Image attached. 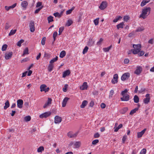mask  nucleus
Returning a JSON list of instances; mask_svg holds the SVG:
<instances>
[{
	"label": "nucleus",
	"mask_w": 154,
	"mask_h": 154,
	"mask_svg": "<svg viewBox=\"0 0 154 154\" xmlns=\"http://www.w3.org/2000/svg\"><path fill=\"white\" fill-rule=\"evenodd\" d=\"M66 53L65 51H62L60 54V58H62L63 57L66 55Z\"/></svg>",
	"instance_id": "nucleus-29"
},
{
	"label": "nucleus",
	"mask_w": 154,
	"mask_h": 154,
	"mask_svg": "<svg viewBox=\"0 0 154 154\" xmlns=\"http://www.w3.org/2000/svg\"><path fill=\"white\" fill-rule=\"evenodd\" d=\"M72 23L73 22L72 20L71 19H69L67 20L66 24V25L68 26H70Z\"/></svg>",
	"instance_id": "nucleus-26"
},
{
	"label": "nucleus",
	"mask_w": 154,
	"mask_h": 154,
	"mask_svg": "<svg viewBox=\"0 0 154 154\" xmlns=\"http://www.w3.org/2000/svg\"><path fill=\"white\" fill-rule=\"evenodd\" d=\"M114 94V91L113 90H111L110 92L109 95V98L111 99L112 98V96Z\"/></svg>",
	"instance_id": "nucleus-39"
},
{
	"label": "nucleus",
	"mask_w": 154,
	"mask_h": 154,
	"mask_svg": "<svg viewBox=\"0 0 154 154\" xmlns=\"http://www.w3.org/2000/svg\"><path fill=\"white\" fill-rule=\"evenodd\" d=\"M99 142V140H98L97 139H96L95 140H94L92 142V144L93 145H96L97 143H98Z\"/></svg>",
	"instance_id": "nucleus-52"
},
{
	"label": "nucleus",
	"mask_w": 154,
	"mask_h": 154,
	"mask_svg": "<svg viewBox=\"0 0 154 154\" xmlns=\"http://www.w3.org/2000/svg\"><path fill=\"white\" fill-rule=\"evenodd\" d=\"M29 27L30 28V31L33 32L35 31L34 23L33 21H31L29 24Z\"/></svg>",
	"instance_id": "nucleus-8"
},
{
	"label": "nucleus",
	"mask_w": 154,
	"mask_h": 154,
	"mask_svg": "<svg viewBox=\"0 0 154 154\" xmlns=\"http://www.w3.org/2000/svg\"><path fill=\"white\" fill-rule=\"evenodd\" d=\"M62 121L61 118L58 116H56L54 117V123L55 124H59Z\"/></svg>",
	"instance_id": "nucleus-11"
},
{
	"label": "nucleus",
	"mask_w": 154,
	"mask_h": 154,
	"mask_svg": "<svg viewBox=\"0 0 154 154\" xmlns=\"http://www.w3.org/2000/svg\"><path fill=\"white\" fill-rule=\"evenodd\" d=\"M146 149H143L141 151L140 154H145L146 152Z\"/></svg>",
	"instance_id": "nucleus-62"
},
{
	"label": "nucleus",
	"mask_w": 154,
	"mask_h": 154,
	"mask_svg": "<svg viewBox=\"0 0 154 154\" xmlns=\"http://www.w3.org/2000/svg\"><path fill=\"white\" fill-rule=\"evenodd\" d=\"M130 76V74L128 72H126L123 74L121 77L122 81H124L128 79Z\"/></svg>",
	"instance_id": "nucleus-3"
},
{
	"label": "nucleus",
	"mask_w": 154,
	"mask_h": 154,
	"mask_svg": "<svg viewBox=\"0 0 154 154\" xmlns=\"http://www.w3.org/2000/svg\"><path fill=\"white\" fill-rule=\"evenodd\" d=\"M12 54L13 52H12L6 53L5 54V59L7 60L11 58Z\"/></svg>",
	"instance_id": "nucleus-14"
},
{
	"label": "nucleus",
	"mask_w": 154,
	"mask_h": 154,
	"mask_svg": "<svg viewBox=\"0 0 154 154\" xmlns=\"http://www.w3.org/2000/svg\"><path fill=\"white\" fill-rule=\"evenodd\" d=\"M144 30V28L143 26L138 27L136 30V32H140L143 31Z\"/></svg>",
	"instance_id": "nucleus-30"
},
{
	"label": "nucleus",
	"mask_w": 154,
	"mask_h": 154,
	"mask_svg": "<svg viewBox=\"0 0 154 154\" xmlns=\"http://www.w3.org/2000/svg\"><path fill=\"white\" fill-rule=\"evenodd\" d=\"M128 110V107H125L120 110V112L122 114H124Z\"/></svg>",
	"instance_id": "nucleus-25"
},
{
	"label": "nucleus",
	"mask_w": 154,
	"mask_h": 154,
	"mask_svg": "<svg viewBox=\"0 0 154 154\" xmlns=\"http://www.w3.org/2000/svg\"><path fill=\"white\" fill-rule=\"evenodd\" d=\"M138 109V108H135V109H132V110H131L130 113V115H133L134 113H135L137 111Z\"/></svg>",
	"instance_id": "nucleus-31"
},
{
	"label": "nucleus",
	"mask_w": 154,
	"mask_h": 154,
	"mask_svg": "<svg viewBox=\"0 0 154 154\" xmlns=\"http://www.w3.org/2000/svg\"><path fill=\"white\" fill-rule=\"evenodd\" d=\"M46 38L45 37H43L41 41V44H42L44 45L45 44V41Z\"/></svg>",
	"instance_id": "nucleus-51"
},
{
	"label": "nucleus",
	"mask_w": 154,
	"mask_h": 154,
	"mask_svg": "<svg viewBox=\"0 0 154 154\" xmlns=\"http://www.w3.org/2000/svg\"><path fill=\"white\" fill-rule=\"evenodd\" d=\"M16 31L17 30L16 29L14 30H11L10 31V32L9 33L8 35L9 36H11L12 35H14V34L15 33Z\"/></svg>",
	"instance_id": "nucleus-33"
},
{
	"label": "nucleus",
	"mask_w": 154,
	"mask_h": 154,
	"mask_svg": "<svg viewBox=\"0 0 154 154\" xmlns=\"http://www.w3.org/2000/svg\"><path fill=\"white\" fill-rule=\"evenodd\" d=\"M21 5L22 7L26 8L28 5V3L26 1H24L21 2Z\"/></svg>",
	"instance_id": "nucleus-22"
},
{
	"label": "nucleus",
	"mask_w": 154,
	"mask_h": 154,
	"mask_svg": "<svg viewBox=\"0 0 154 154\" xmlns=\"http://www.w3.org/2000/svg\"><path fill=\"white\" fill-rule=\"evenodd\" d=\"M44 147L43 146H40L37 149V152H42V151L44 150Z\"/></svg>",
	"instance_id": "nucleus-36"
},
{
	"label": "nucleus",
	"mask_w": 154,
	"mask_h": 154,
	"mask_svg": "<svg viewBox=\"0 0 154 154\" xmlns=\"http://www.w3.org/2000/svg\"><path fill=\"white\" fill-rule=\"evenodd\" d=\"M107 6V4L106 2H102L99 7L100 9L101 10L104 9Z\"/></svg>",
	"instance_id": "nucleus-7"
},
{
	"label": "nucleus",
	"mask_w": 154,
	"mask_h": 154,
	"mask_svg": "<svg viewBox=\"0 0 154 154\" xmlns=\"http://www.w3.org/2000/svg\"><path fill=\"white\" fill-rule=\"evenodd\" d=\"M58 58V57L57 56H56L55 58H53L52 59H51L49 63L51 64H52L54 63V62L56 61L57 60Z\"/></svg>",
	"instance_id": "nucleus-37"
},
{
	"label": "nucleus",
	"mask_w": 154,
	"mask_h": 154,
	"mask_svg": "<svg viewBox=\"0 0 154 154\" xmlns=\"http://www.w3.org/2000/svg\"><path fill=\"white\" fill-rule=\"evenodd\" d=\"M68 87V85L67 84H65L64 85V87L63 88V90L64 92H66L67 90V88Z\"/></svg>",
	"instance_id": "nucleus-42"
},
{
	"label": "nucleus",
	"mask_w": 154,
	"mask_h": 154,
	"mask_svg": "<svg viewBox=\"0 0 154 154\" xmlns=\"http://www.w3.org/2000/svg\"><path fill=\"white\" fill-rule=\"evenodd\" d=\"M144 52L143 51H140L138 53V55L139 56H141L144 54Z\"/></svg>",
	"instance_id": "nucleus-56"
},
{
	"label": "nucleus",
	"mask_w": 154,
	"mask_h": 154,
	"mask_svg": "<svg viewBox=\"0 0 154 154\" xmlns=\"http://www.w3.org/2000/svg\"><path fill=\"white\" fill-rule=\"evenodd\" d=\"M8 46L6 44L3 45L2 47V51H5L6 50Z\"/></svg>",
	"instance_id": "nucleus-50"
},
{
	"label": "nucleus",
	"mask_w": 154,
	"mask_h": 154,
	"mask_svg": "<svg viewBox=\"0 0 154 154\" xmlns=\"http://www.w3.org/2000/svg\"><path fill=\"white\" fill-rule=\"evenodd\" d=\"M151 11V8L149 7H145L142 10V13L140 15V18H142L143 19L146 18L149 14Z\"/></svg>",
	"instance_id": "nucleus-1"
},
{
	"label": "nucleus",
	"mask_w": 154,
	"mask_h": 154,
	"mask_svg": "<svg viewBox=\"0 0 154 154\" xmlns=\"http://www.w3.org/2000/svg\"><path fill=\"white\" fill-rule=\"evenodd\" d=\"M75 8L74 7H73L71 9H69L66 11V14L67 15L69 14H70L72 10H73Z\"/></svg>",
	"instance_id": "nucleus-38"
},
{
	"label": "nucleus",
	"mask_w": 154,
	"mask_h": 154,
	"mask_svg": "<svg viewBox=\"0 0 154 154\" xmlns=\"http://www.w3.org/2000/svg\"><path fill=\"white\" fill-rule=\"evenodd\" d=\"M88 49V47L86 46L84 48V49L83 51H82V53L83 54H85L86 53Z\"/></svg>",
	"instance_id": "nucleus-44"
},
{
	"label": "nucleus",
	"mask_w": 154,
	"mask_h": 154,
	"mask_svg": "<svg viewBox=\"0 0 154 154\" xmlns=\"http://www.w3.org/2000/svg\"><path fill=\"white\" fill-rule=\"evenodd\" d=\"M42 2H38L37 3V4H36V7L37 8H38V7H39V8L41 6H42Z\"/></svg>",
	"instance_id": "nucleus-53"
},
{
	"label": "nucleus",
	"mask_w": 154,
	"mask_h": 154,
	"mask_svg": "<svg viewBox=\"0 0 154 154\" xmlns=\"http://www.w3.org/2000/svg\"><path fill=\"white\" fill-rule=\"evenodd\" d=\"M31 117L29 116H26L24 118V120L26 122H28L30 120H31Z\"/></svg>",
	"instance_id": "nucleus-46"
},
{
	"label": "nucleus",
	"mask_w": 154,
	"mask_h": 154,
	"mask_svg": "<svg viewBox=\"0 0 154 154\" xmlns=\"http://www.w3.org/2000/svg\"><path fill=\"white\" fill-rule=\"evenodd\" d=\"M123 126V125L122 124H120L119 125L118 127H116V132H117L118 130L121 128Z\"/></svg>",
	"instance_id": "nucleus-55"
},
{
	"label": "nucleus",
	"mask_w": 154,
	"mask_h": 154,
	"mask_svg": "<svg viewBox=\"0 0 154 154\" xmlns=\"http://www.w3.org/2000/svg\"><path fill=\"white\" fill-rule=\"evenodd\" d=\"M10 106V103L8 100H7L5 103V106L4 107V109H6L7 108L9 107Z\"/></svg>",
	"instance_id": "nucleus-24"
},
{
	"label": "nucleus",
	"mask_w": 154,
	"mask_h": 154,
	"mask_svg": "<svg viewBox=\"0 0 154 154\" xmlns=\"http://www.w3.org/2000/svg\"><path fill=\"white\" fill-rule=\"evenodd\" d=\"M43 6H42L39 8L37 9L35 11L34 13L35 14L38 13V12L40 11L43 8Z\"/></svg>",
	"instance_id": "nucleus-49"
},
{
	"label": "nucleus",
	"mask_w": 154,
	"mask_h": 154,
	"mask_svg": "<svg viewBox=\"0 0 154 154\" xmlns=\"http://www.w3.org/2000/svg\"><path fill=\"white\" fill-rule=\"evenodd\" d=\"M99 18H97L94 20V24L96 25H97L99 23Z\"/></svg>",
	"instance_id": "nucleus-47"
},
{
	"label": "nucleus",
	"mask_w": 154,
	"mask_h": 154,
	"mask_svg": "<svg viewBox=\"0 0 154 154\" xmlns=\"http://www.w3.org/2000/svg\"><path fill=\"white\" fill-rule=\"evenodd\" d=\"M29 60V58L28 57L25 58L21 61V63H23V62H26Z\"/></svg>",
	"instance_id": "nucleus-63"
},
{
	"label": "nucleus",
	"mask_w": 154,
	"mask_h": 154,
	"mask_svg": "<svg viewBox=\"0 0 154 154\" xmlns=\"http://www.w3.org/2000/svg\"><path fill=\"white\" fill-rule=\"evenodd\" d=\"M77 133L72 134L71 133L69 132L68 134V136L70 138H73L75 137L77 135Z\"/></svg>",
	"instance_id": "nucleus-23"
},
{
	"label": "nucleus",
	"mask_w": 154,
	"mask_h": 154,
	"mask_svg": "<svg viewBox=\"0 0 154 154\" xmlns=\"http://www.w3.org/2000/svg\"><path fill=\"white\" fill-rule=\"evenodd\" d=\"M142 70V67L140 66H137L134 72V73L137 75H139Z\"/></svg>",
	"instance_id": "nucleus-9"
},
{
	"label": "nucleus",
	"mask_w": 154,
	"mask_h": 154,
	"mask_svg": "<svg viewBox=\"0 0 154 154\" xmlns=\"http://www.w3.org/2000/svg\"><path fill=\"white\" fill-rule=\"evenodd\" d=\"M70 73V71L69 70H67L63 72V77L65 78L67 76L69 75Z\"/></svg>",
	"instance_id": "nucleus-18"
},
{
	"label": "nucleus",
	"mask_w": 154,
	"mask_h": 154,
	"mask_svg": "<svg viewBox=\"0 0 154 154\" xmlns=\"http://www.w3.org/2000/svg\"><path fill=\"white\" fill-rule=\"evenodd\" d=\"M100 135L98 133H95L94 135V137L95 138H98L100 137Z\"/></svg>",
	"instance_id": "nucleus-58"
},
{
	"label": "nucleus",
	"mask_w": 154,
	"mask_h": 154,
	"mask_svg": "<svg viewBox=\"0 0 154 154\" xmlns=\"http://www.w3.org/2000/svg\"><path fill=\"white\" fill-rule=\"evenodd\" d=\"M23 101L22 99H19L17 101V106L19 108H22L23 107Z\"/></svg>",
	"instance_id": "nucleus-10"
},
{
	"label": "nucleus",
	"mask_w": 154,
	"mask_h": 154,
	"mask_svg": "<svg viewBox=\"0 0 154 154\" xmlns=\"http://www.w3.org/2000/svg\"><path fill=\"white\" fill-rule=\"evenodd\" d=\"M69 98L67 97H65L63 100L62 102V106L63 107H64L65 106L66 103L69 100Z\"/></svg>",
	"instance_id": "nucleus-19"
},
{
	"label": "nucleus",
	"mask_w": 154,
	"mask_h": 154,
	"mask_svg": "<svg viewBox=\"0 0 154 154\" xmlns=\"http://www.w3.org/2000/svg\"><path fill=\"white\" fill-rule=\"evenodd\" d=\"M150 0H143L140 4V6L143 7L147 3H148Z\"/></svg>",
	"instance_id": "nucleus-20"
},
{
	"label": "nucleus",
	"mask_w": 154,
	"mask_h": 154,
	"mask_svg": "<svg viewBox=\"0 0 154 154\" xmlns=\"http://www.w3.org/2000/svg\"><path fill=\"white\" fill-rule=\"evenodd\" d=\"M88 103V102L87 100H84L82 103V104L80 106V107L81 108H83L85 107L87 105Z\"/></svg>",
	"instance_id": "nucleus-21"
},
{
	"label": "nucleus",
	"mask_w": 154,
	"mask_h": 154,
	"mask_svg": "<svg viewBox=\"0 0 154 154\" xmlns=\"http://www.w3.org/2000/svg\"><path fill=\"white\" fill-rule=\"evenodd\" d=\"M124 25L123 22H122L119 24H118L116 26L117 28L119 29L120 28H123V26Z\"/></svg>",
	"instance_id": "nucleus-32"
},
{
	"label": "nucleus",
	"mask_w": 154,
	"mask_h": 154,
	"mask_svg": "<svg viewBox=\"0 0 154 154\" xmlns=\"http://www.w3.org/2000/svg\"><path fill=\"white\" fill-rule=\"evenodd\" d=\"M101 108L102 109L106 107V105L103 103H102L100 105Z\"/></svg>",
	"instance_id": "nucleus-64"
},
{
	"label": "nucleus",
	"mask_w": 154,
	"mask_h": 154,
	"mask_svg": "<svg viewBox=\"0 0 154 154\" xmlns=\"http://www.w3.org/2000/svg\"><path fill=\"white\" fill-rule=\"evenodd\" d=\"M81 142L79 141L72 142V141L70 143V145L72 146L73 145V147L74 148H79L81 145Z\"/></svg>",
	"instance_id": "nucleus-2"
},
{
	"label": "nucleus",
	"mask_w": 154,
	"mask_h": 154,
	"mask_svg": "<svg viewBox=\"0 0 154 154\" xmlns=\"http://www.w3.org/2000/svg\"><path fill=\"white\" fill-rule=\"evenodd\" d=\"M52 100L50 98H48L47 102H46L43 106V108H47L49 105H50L51 103Z\"/></svg>",
	"instance_id": "nucleus-13"
},
{
	"label": "nucleus",
	"mask_w": 154,
	"mask_h": 154,
	"mask_svg": "<svg viewBox=\"0 0 154 154\" xmlns=\"http://www.w3.org/2000/svg\"><path fill=\"white\" fill-rule=\"evenodd\" d=\"M134 101L135 103H138L139 102V98L138 96L135 95L134 97Z\"/></svg>",
	"instance_id": "nucleus-28"
},
{
	"label": "nucleus",
	"mask_w": 154,
	"mask_h": 154,
	"mask_svg": "<svg viewBox=\"0 0 154 154\" xmlns=\"http://www.w3.org/2000/svg\"><path fill=\"white\" fill-rule=\"evenodd\" d=\"M103 41L102 38H100L99 40L97 42V45H100L101 44V42Z\"/></svg>",
	"instance_id": "nucleus-60"
},
{
	"label": "nucleus",
	"mask_w": 154,
	"mask_h": 154,
	"mask_svg": "<svg viewBox=\"0 0 154 154\" xmlns=\"http://www.w3.org/2000/svg\"><path fill=\"white\" fill-rule=\"evenodd\" d=\"M11 26L8 23H6L5 27V29H8Z\"/></svg>",
	"instance_id": "nucleus-59"
},
{
	"label": "nucleus",
	"mask_w": 154,
	"mask_h": 154,
	"mask_svg": "<svg viewBox=\"0 0 154 154\" xmlns=\"http://www.w3.org/2000/svg\"><path fill=\"white\" fill-rule=\"evenodd\" d=\"M53 17L51 16H50L48 17L47 19L49 23L53 21Z\"/></svg>",
	"instance_id": "nucleus-41"
},
{
	"label": "nucleus",
	"mask_w": 154,
	"mask_h": 154,
	"mask_svg": "<svg viewBox=\"0 0 154 154\" xmlns=\"http://www.w3.org/2000/svg\"><path fill=\"white\" fill-rule=\"evenodd\" d=\"M128 90L126 89H125L124 91H123L121 92L122 95H124L125 94H127V92H128Z\"/></svg>",
	"instance_id": "nucleus-57"
},
{
	"label": "nucleus",
	"mask_w": 154,
	"mask_h": 154,
	"mask_svg": "<svg viewBox=\"0 0 154 154\" xmlns=\"http://www.w3.org/2000/svg\"><path fill=\"white\" fill-rule=\"evenodd\" d=\"M28 54L29 53L28 48H25L23 52V54L22 55V56L24 57L25 55Z\"/></svg>",
	"instance_id": "nucleus-34"
},
{
	"label": "nucleus",
	"mask_w": 154,
	"mask_h": 154,
	"mask_svg": "<svg viewBox=\"0 0 154 154\" xmlns=\"http://www.w3.org/2000/svg\"><path fill=\"white\" fill-rule=\"evenodd\" d=\"M54 15L55 16V17H58L59 18H60L61 17V14H60L58 12H56L54 14Z\"/></svg>",
	"instance_id": "nucleus-45"
},
{
	"label": "nucleus",
	"mask_w": 154,
	"mask_h": 154,
	"mask_svg": "<svg viewBox=\"0 0 154 154\" xmlns=\"http://www.w3.org/2000/svg\"><path fill=\"white\" fill-rule=\"evenodd\" d=\"M87 84V82H84L83 85L80 87V89L82 90H86L88 87Z\"/></svg>",
	"instance_id": "nucleus-12"
},
{
	"label": "nucleus",
	"mask_w": 154,
	"mask_h": 154,
	"mask_svg": "<svg viewBox=\"0 0 154 154\" xmlns=\"http://www.w3.org/2000/svg\"><path fill=\"white\" fill-rule=\"evenodd\" d=\"M112 47L111 45L109 47L104 48H103V51L105 52H107L109 51L110 49Z\"/></svg>",
	"instance_id": "nucleus-40"
},
{
	"label": "nucleus",
	"mask_w": 154,
	"mask_h": 154,
	"mask_svg": "<svg viewBox=\"0 0 154 154\" xmlns=\"http://www.w3.org/2000/svg\"><path fill=\"white\" fill-rule=\"evenodd\" d=\"M133 47L134 49L140 51L141 48V45L140 44L137 45L134 44L133 45Z\"/></svg>",
	"instance_id": "nucleus-17"
},
{
	"label": "nucleus",
	"mask_w": 154,
	"mask_h": 154,
	"mask_svg": "<svg viewBox=\"0 0 154 154\" xmlns=\"http://www.w3.org/2000/svg\"><path fill=\"white\" fill-rule=\"evenodd\" d=\"M51 114V113L50 111L45 112V113L40 115H39V117L41 119L44 118H45L50 116Z\"/></svg>",
	"instance_id": "nucleus-6"
},
{
	"label": "nucleus",
	"mask_w": 154,
	"mask_h": 154,
	"mask_svg": "<svg viewBox=\"0 0 154 154\" xmlns=\"http://www.w3.org/2000/svg\"><path fill=\"white\" fill-rule=\"evenodd\" d=\"M146 128H144L143 130L142 131L140 132H139L137 133V137L138 138H140L142 137V135L146 131Z\"/></svg>",
	"instance_id": "nucleus-15"
},
{
	"label": "nucleus",
	"mask_w": 154,
	"mask_h": 154,
	"mask_svg": "<svg viewBox=\"0 0 154 154\" xmlns=\"http://www.w3.org/2000/svg\"><path fill=\"white\" fill-rule=\"evenodd\" d=\"M54 68V66L52 64H49L48 69L49 72H51L53 70Z\"/></svg>",
	"instance_id": "nucleus-27"
},
{
	"label": "nucleus",
	"mask_w": 154,
	"mask_h": 154,
	"mask_svg": "<svg viewBox=\"0 0 154 154\" xmlns=\"http://www.w3.org/2000/svg\"><path fill=\"white\" fill-rule=\"evenodd\" d=\"M16 5L17 4L16 3L13 4L12 5L9 6H5V8L7 11H8L11 9H13L14 8Z\"/></svg>",
	"instance_id": "nucleus-16"
},
{
	"label": "nucleus",
	"mask_w": 154,
	"mask_h": 154,
	"mask_svg": "<svg viewBox=\"0 0 154 154\" xmlns=\"http://www.w3.org/2000/svg\"><path fill=\"white\" fill-rule=\"evenodd\" d=\"M122 97H121V100L122 101H127L130 99V96L128 94L122 95Z\"/></svg>",
	"instance_id": "nucleus-4"
},
{
	"label": "nucleus",
	"mask_w": 154,
	"mask_h": 154,
	"mask_svg": "<svg viewBox=\"0 0 154 154\" xmlns=\"http://www.w3.org/2000/svg\"><path fill=\"white\" fill-rule=\"evenodd\" d=\"M112 82L114 84L116 83V74L113 75V79L112 80Z\"/></svg>",
	"instance_id": "nucleus-61"
},
{
	"label": "nucleus",
	"mask_w": 154,
	"mask_h": 154,
	"mask_svg": "<svg viewBox=\"0 0 154 154\" xmlns=\"http://www.w3.org/2000/svg\"><path fill=\"white\" fill-rule=\"evenodd\" d=\"M150 98H145L143 100V102L145 104H147L150 101Z\"/></svg>",
	"instance_id": "nucleus-43"
},
{
	"label": "nucleus",
	"mask_w": 154,
	"mask_h": 154,
	"mask_svg": "<svg viewBox=\"0 0 154 154\" xmlns=\"http://www.w3.org/2000/svg\"><path fill=\"white\" fill-rule=\"evenodd\" d=\"M24 42V40L23 39H21L19 41H18L17 43V46L20 47L21 46V44Z\"/></svg>",
	"instance_id": "nucleus-35"
},
{
	"label": "nucleus",
	"mask_w": 154,
	"mask_h": 154,
	"mask_svg": "<svg viewBox=\"0 0 154 154\" xmlns=\"http://www.w3.org/2000/svg\"><path fill=\"white\" fill-rule=\"evenodd\" d=\"M131 51L134 54H138L140 51L135 49L131 50Z\"/></svg>",
	"instance_id": "nucleus-48"
},
{
	"label": "nucleus",
	"mask_w": 154,
	"mask_h": 154,
	"mask_svg": "<svg viewBox=\"0 0 154 154\" xmlns=\"http://www.w3.org/2000/svg\"><path fill=\"white\" fill-rule=\"evenodd\" d=\"M130 17L128 16H125L124 17V20L125 21H127L129 19Z\"/></svg>",
	"instance_id": "nucleus-54"
},
{
	"label": "nucleus",
	"mask_w": 154,
	"mask_h": 154,
	"mask_svg": "<svg viewBox=\"0 0 154 154\" xmlns=\"http://www.w3.org/2000/svg\"><path fill=\"white\" fill-rule=\"evenodd\" d=\"M47 86L45 84L42 85L40 86V91H45L46 92H48L49 88L48 87L46 88Z\"/></svg>",
	"instance_id": "nucleus-5"
}]
</instances>
